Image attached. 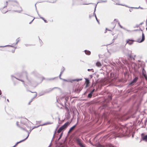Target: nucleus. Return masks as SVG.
Returning a JSON list of instances; mask_svg holds the SVG:
<instances>
[{"instance_id":"obj_5","label":"nucleus","mask_w":147,"mask_h":147,"mask_svg":"<svg viewBox=\"0 0 147 147\" xmlns=\"http://www.w3.org/2000/svg\"><path fill=\"white\" fill-rule=\"evenodd\" d=\"M9 2H13L16 3V4L15 5L12 4V5L13 6H16L17 7H19L21 9L20 10H15L14 11L20 13L22 11V7L20 6L19 3L16 0H9Z\"/></svg>"},{"instance_id":"obj_17","label":"nucleus","mask_w":147,"mask_h":147,"mask_svg":"<svg viewBox=\"0 0 147 147\" xmlns=\"http://www.w3.org/2000/svg\"><path fill=\"white\" fill-rule=\"evenodd\" d=\"M116 5H122V6H125L126 7H129V8H134V9H138L139 8V7H129L128 6L126 5H123V4H119V3H116Z\"/></svg>"},{"instance_id":"obj_55","label":"nucleus","mask_w":147,"mask_h":147,"mask_svg":"<svg viewBox=\"0 0 147 147\" xmlns=\"http://www.w3.org/2000/svg\"><path fill=\"white\" fill-rule=\"evenodd\" d=\"M119 27L121 28H123L124 29H125L123 28L122 26H121V25H119Z\"/></svg>"},{"instance_id":"obj_54","label":"nucleus","mask_w":147,"mask_h":147,"mask_svg":"<svg viewBox=\"0 0 147 147\" xmlns=\"http://www.w3.org/2000/svg\"><path fill=\"white\" fill-rule=\"evenodd\" d=\"M63 100L64 101V105H67L66 104V103L67 102V101H65V100Z\"/></svg>"},{"instance_id":"obj_33","label":"nucleus","mask_w":147,"mask_h":147,"mask_svg":"<svg viewBox=\"0 0 147 147\" xmlns=\"http://www.w3.org/2000/svg\"><path fill=\"white\" fill-rule=\"evenodd\" d=\"M27 139V137H26L25 139H24V140H22L20 141L19 142H19V143H21V142H24V141H25Z\"/></svg>"},{"instance_id":"obj_27","label":"nucleus","mask_w":147,"mask_h":147,"mask_svg":"<svg viewBox=\"0 0 147 147\" xmlns=\"http://www.w3.org/2000/svg\"><path fill=\"white\" fill-rule=\"evenodd\" d=\"M134 91L133 88H131L130 89H128L127 91L128 93L130 92H133Z\"/></svg>"},{"instance_id":"obj_23","label":"nucleus","mask_w":147,"mask_h":147,"mask_svg":"<svg viewBox=\"0 0 147 147\" xmlns=\"http://www.w3.org/2000/svg\"><path fill=\"white\" fill-rule=\"evenodd\" d=\"M142 75H145L146 74V72L144 68H142Z\"/></svg>"},{"instance_id":"obj_20","label":"nucleus","mask_w":147,"mask_h":147,"mask_svg":"<svg viewBox=\"0 0 147 147\" xmlns=\"http://www.w3.org/2000/svg\"><path fill=\"white\" fill-rule=\"evenodd\" d=\"M26 75V79H27V80H28L29 82H30L31 83V81L28 78V73H27V72L26 71H25L24 72V73Z\"/></svg>"},{"instance_id":"obj_43","label":"nucleus","mask_w":147,"mask_h":147,"mask_svg":"<svg viewBox=\"0 0 147 147\" xmlns=\"http://www.w3.org/2000/svg\"><path fill=\"white\" fill-rule=\"evenodd\" d=\"M98 147H106L104 145H101V144H99L98 145Z\"/></svg>"},{"instance_id":"obj_40","label":"nucleus","mask_w":147,"mask_h":147,"mask_svg":"<svg viewBox=\"0 0 147 147\" xmlns=\"http://www.w3.org/2000/svg\"><path fill=\"white\" fill-rule=\"evenodd\" d=\"M57 78V77H55V78H49V79H48L47 80H54L55 79V78Z\"/></svg>"},{"instance_id":"obj_62","label":"nucleus","mask_w":147,"mask_h":147,"mask_svg":"<svg viewBox=\"0 0 147 147\" xmlns=\"http://www.w3.org/2000/svg\"><path fill=\"white\" fill-rule=\"evenodd\" d=\"M40 18L41 19H42L43 20H44L45 19L44 18L42 17H41V16H40Z\"/></svg>"},{"instance_id":"obj_47","label":"nucleus","mask_w":147,"mask_h":147,"mask_svg":"<svg viewBox=\"0 0 147 147\" xmlns=\"http://www.w3.org/2000/svg\"><path fill=\"white\" fill-rule=\"evenodd\" d=\"M96 85V84H94V83H93L92 85V86H91L93 87H94Z\"/></svg>"},{"instance_id":"obj_35","label":"nucleus","mask_w":147,"mask_h":147,"mask_svg":"<svg viewBox=\"0 0 147 147\" xmlns=\"http://www.w3.org/2000/svg\"><path fill=\"white\" fill-rule=\"evenodd\" d=\"M19 38H18L16 40V42L15 44V45L17 44L19 42L20 40L19 39Z\"/></svg>"},{"instance_id":"obj_13","label":"nucleus","mask_w":147,"mask_h":147,"mask_svg":"<svg viewBox=\"0 0 147 147\" xmlns=\"http://www.w3.org/2000/svg\"><path fill=\"white\" fill-rule=\"evenodd\" d=\"M21 128L24 131H26L28 133V135L26 137H27V138H28L29 136V135L30 132L32 130V129H31V127H30V129L29 131L27 130L25 128H23L22 127H21Z\"/></svg>"},{"instance_id":"obj_9","label":"nucleus","mask_w":147,"mask_h":147,"mask_svg":"<svg viewBox=\"0 0 147 147\" xmlns=\"http://www.w3.org/2000/svg\"><path fill=\"white\" fill-rule=\"evenodd\" d=\"M138 77H135L133 80L129 84V85L130 86H133L137 82L138 80Z\"/></svg>"},{"instance_id":"obj_56","label":"nucleus","mask_w":147,"mask_h":147,"mask_svg":"<svg viewBox=\"0 0 147 147\" xmlns=\"http://www.w3.org/2000/svg\"><path fill=\"white\" fill-rule=\"evenodd\" d=\"M35 19V18H34L30 22H29V24H31L32 22L34 20V19Z\"/></svg>"},{"instance_id":"obj_48","label":"nucleus","mask_w":147,"mask_h":147,"mask_svg":"<svg viewBox=\"0 0 147 147\" xmlns=\"http://www.w3.org/2000/svg\"><path fill=\"white\" fill-rule=\"evenodd\" d=\"M66 111L68 113H70L71 111L69 110V109L67 110Z\"/></svg>"},{"instance_id":"obj_31","label":"nucleus","mask_w":147,"mask_h":147,"mask_svg":"<svg viewBox=\"0 0 147 147\" xmlns=\"http://www.w3.org/2000/svg\"><path fill=\"white\" fill-rule=\"evenodd\" d=\"M14 47V46L12 45H6V46H0V47Z\"/></svg>"},{"instance_id":"obj_49","label":"nucleus","mask_w":147,"mask_h":147,"mask_svg":"<svg viewBox=\"0 0 147 147\" xmlns=\"http://www.w3.org/2000/svg\"><path fill=\"white\" fill-rule=\"evenodd\" d=\"M18 123H19V122H18V121H17V122H16V125H17L18 126V127H19L20 128H21V127L19 126V124H18Z\"/></svg>"},{"instance_id":"obj_52","label":"nucleus","mask_w":147,"mask_h":147,"mask_svg":"<svg viewBox=\"0 0 147 147\" xmlns=\"http://www.w3.org/2000/svg\"><path fill=\"white\" fill-rule=\"evenodd\" d=\"M62 74L61 73H60V74H59V78L61 80L62 79V78H61V75Z\"/></svg>"},{"instance_id":"obj_45","label":"nucleus","mask_w":147,"mask_h":147,"mask_svg":"<svg viewBox=\"0 0 147 147\" xmlns=\"http://www.w3.org/2000/svg\"><path fill=\"white\" fill-rule=\"evenodd\" d=\"M107 2V0L103 1V0H101L100 2H98L99 3H102V2Z\"/></svg>"},{"instance_id":"obj_50","label":"nucleus","mask_w":147,"mask_h":147,"mask_svg":"<svg viewBox=\"0 0 147 147\" xmlns=\"http://www.w3.org/2000/svg\"><path fill=\"white\" fill-rule=\"evenodd\" d=\"M65 108L66 110L69 109L68 107L67 106V105H65Z\"/></svg>"},{"instance_id":"obj_41","label":"nucleus","mask_w":147,"mask_h":147,"mask_svg":"<svg viewBox=\"0 0 147 147\" xmlns=\"http://www.w3.org/2000/svg\"><path fill=\"white\" fill-rule=\"evenodd\" d=\"M41 126V125H38V126H34L32 129V130H33L34 129H35V128H37V127H39V126Z\"/></svg>"},{"instance_id":"obj_30","label":"nucleus","mask_w":147,"mask_h":147,"mask_svg":"<svg viewBox=\"0 0 147 147\" xmlns=\"http://www.w3.org/2000/svg\"><path fill=\"white\" fill-rule=\"evenodd\" d=\"M92 94L90 92V93H89L88 95V98H90L92 97Z\"/></svg>"},{"instance_id":"obj_2","label":"nucleus","mask_w":147,"mask_h":147,"mask_svg":"<svg viewBox=\"0 0 147 147\" xmlns=\"http://www.w3.org/2000/svg\"><path fill=\"white\" fill-rule=\"evenodd\" d=\"M145 39V37L144 34L143 32H142V38L141 40L140 38L136 40H134L132 39H127L126 40V44L125 45L127 44L130 45H131L134 43V42H137L139 43H141L143 42L144 40Z\"/></svg>"},{"instance_id":"obj_1","label":"nucleus","mask_w":147,"mask_h":147,"mask_svg":"<svg viewBox=\"0 0 147 147\" xmlns=\"http://www.w3.org/2000/svg\"><path fill=\"white\" fill-rule=\"evenodd\" d=\"M111 128L112 131L105 136L107 138L110 137L111 138H116L117 137L128 136L132 131V129L127 127L123 126L119 127L116 124H113Z\"/></svg>"},{"instance_id":"obj_39","label":"nucleus","mask_w":147,"mask_h":147,"mask_svg":"<svg viewBox=\"0 0 147 147\" xmlns=\"http://www.w3.org/2000/svg\"><path fill=\"white\" fill-rule=\"evenodd\" d=\"M30 92H32V93H36V94H35V95L34 96V97L32 98L33 99L34 98H35L37 96V92H31V91H30Z\"/></svg>"},{"instance_id":"obj_10","label":"nucleus","mask_w":147,"mask_h":147,"mask_svg":"<svg viewBox=\"0 0 147 147\" xmlns=\"http://www.w3.org/2000/svg\"><path fill=\"white\" fill-rule=\"evenodd\" d=\"M7 3L8 2L7 1H6V2L5 5L1 9V11L2 13H5L8 11L4 10L5 8L7 7Z\"/></svg>"},{"instance_id":"obj_46","label":"nucleus","mask_w":147,"mask_h":147,"mask_svg":"<svg viewBox=\"0 0 147 147\" xmlns=\"http://www.w3.org/2000/svg\"><path fill=\"white\" fill-rule=\"evenodd\" d=\"M63 135V132H62L60 134L59 137L60 138H61Z\"/></svg>"},{"instance_id":"obj_36","label":"nucleus","mask_w":147,"mask_h":147,"mask_svg":"<svg viewBox=\"0 0 147 147\" xmlns=\"http://www.w3.org/2000/svg\"><path fill=\"white\" fill-rule=\"evenodd\" d=\"M95 89L94 88L92 90H91L90 92L92 94L95 91Z\"/></svg>"},{"instance_id":"obj_37","label":"nucleus","mask_w":147,"mask_h":147,"mask_svg":"<svg viewBox=\"0 0 147 147\" xmlns=\"http://www.w3.org/2000/svg\"><path fill=\"white\" fill-rule=\"evenodd\" d=\"M108 146L109 147H114V146L112 144H109L108 145Z\"/></svg>"},{"instance_id":"obj_28","label":"nucleus","mask_w":147,"mask_h":147,"mask_svg":"<svg viewBox=\"0 0 147 147\" xmlns=\"http://www.w3.org/2000/svg\"><path fill=\"white\" fill-rule=\"evenodd\" d=\"M20 123L21 124H22L23 125H25L26 124L25 121L24 120H21L20 121Z\"/></svg>"},{"instance_id":"obj_51","label":"nucleus","mask_w":147,"mask_h":147,"mask_svg":"<svg viewBox=\"0 0 147 147\" xmlns=\"http://www.w3.org/2000/svg\"><path fill=\"white\" fill-rule=\"evenodd\" d=\"M65 108L66 110L69 109L68 107L67 106V105H65Z\"/></svg>"},{"instance_id":"obj_57","label":"nucleus","mask_w":147,"mask_h":147,"mask_svg":"<svg viewBox=\"0 0 147 147\" xmlns=\"http://www.w3.org/2000/svg\"><path fill=\"white\" fill-rule=\"evenodd\" d=\"M117 36H114V38H113V39L114 40H115V39H117Z\"/></svg>"},{"instance_id":"obj_3","label":"nucleus","mask_w":147,"mask_h":147,"mask_svg":"<svg viewBox=\"0 0 147 147\" xmlns=\"http://www.w3.org/2000/svg\"><path fill=\"white\" fill-rule=\"evenodd\" d=\"M74 140L77 144L80 147H86L85 144L83 143V141L77 136H74Z\"/></svg>"},{"instance_id":"obj_7","label":"nucleus","mask_w":147,"mask_h":147,"mask_svg":"<svg viewBox=\"0 0 147 147\" xmlns=\"http://www.w3.org/2000/svg\"><path fill=\"white\" fill-rule=\"evenodd\" d=\"M57 88V87H54L52 88H50L48 89H46V90L43 91V94H40V96L46 94L48 93L51 92L54 89H55V88Z\"/></svg>"},{"instance_id":"obj_59","label":"nucleus","mask_w":147,"mask_h":147,"mask_svg":"<svg viewBox=\"0 0 147 147\" xmlns=\"http://www.w3.org/2000/svg\"><path fill=\"white\" fill-rule=\"evenodd\" d=\"M25 125L26 126V127H27V128H30V127H30L29 126H28L26 124V125Z\"/></svg>"},{"instance_id":"obj_29","label":"nucleus","mask_w":147,"mask_h":147,"mask_svg":"<svg viewBox=\"0 0 147 147\" xmlns=\"http://www.w3.org/2000/svg\"><path fill=\"white\" fill-rule=\"evenodd\" d=\"M65 69L64 68V67H63L61 69V71L60 72V73H61L62 74H63V73L64 71L65 70Z\"/></svg>"},{"instance_id":"obj_64","label":"nucleus","mask_w":147,"mask_h":147,"mask_svg":"<svg viewBox=\"0 0 147 147\" xmlns=\"http://www.w3.org/2000/svg\"><path fill=\"white\" fill-rule=\"evenodd\" d=\"M89 76L91 79L92 78V75H90Z\"/></svg>"},{"instance_id":"obj_15","label":"nucleus","mask_w":147,"mask_h":147,"mask_svg":"<svg viewBox=\"0 0 147 147\" xmlns=\"http://www.w3.org/2000/svg\"><path fill=\"white\" fill-rule=\"evenodd\" d=\"M85 83L86 84V87H87L89 85L90 83L89 79L88 78H85Z\"/></svg>"},{"instance_id":"obj_32","label":"nucleus","mask_w":147,"mask_h":147,"mask_svg":"<svg viewBox=\"0 0 147 147\" xmlns=\"http://www.w3.org/2000/svg\"><path fill=\"white\" fill-rule=\"evenodd\" d=\"M114 75L115 74H114L112 73L110 74V76L111 78H115V77H114Z\"/></svg>"},{"instance_id":"obj_58","label":"nucleus","mask_w":147,"mask_h":147,"mask_svg":"<svg viewBox=\"0 0 147 147\" xmlns=\"http://www.w3.org/2000/svg\"><path fill=\"white\" fill-rule=\"evenodd\" d=\"M32 100H33V99L32 98L31 100L29 102V103H28V105H29L30 104V103L32 101Z\"/></svg>"},{"instance_id":"obj_4","label":"nucleus","mask_w":147,"mask_h":147,"mask_svg":"<svg viewBox=\"0 0 147 147\" xmlns=\"http://www.w3.org/2000/svg\"><path fill=\"white\" fill-rule=\"evenodd\" d=\"M70 123L68 121L67 122L59 129L57 131V132L59 133H60L61 131L65 130L69 125Z\"/></svg>"},{"instance_id":"obj_18","label":"nucleus","mask_w":147,"mask_h":147,"mask_svg":"<svg viewBox=\"0 0 147 147\" xmlns=\"http://www.w3.org/2000/svg\"><path fill=\"white\" fill-rule=\"evenodd\" d=\"M32 74H34V76H38L40 75L36 71H33L32 72Z\"/></svg>"},{"instance_id":"obj_12","label":"nucleus","mask_w":147,"mask_h":147,"mask_svg":"<svg viewBox=\"0 0 147 147\" xmlns=\"http://www.w3.org/2000/svg\"><path fill=\"white\" fill-rule=\"evenodd\" d=\"M141 136L142 140L147 142V135H144V133H142Z\"/></svg>"},{"instance_id":"obj_26","label":"nucleus","mask_w":147,"mask_h":147,"mask_svg":"<svg viewBox=\"0 0 147 147\" xmlns=\"http://www.w3.org/2000/svg\"><path fill=\"white\" fill-rule=\"evenodd\" d=\"M82 80V78H78V79H73V82L75 81H76L77 82H78L79 81H81Z\"/></svg>"},{"instance_id":"obj_63","label":"nucleus","mask_w":147,"mask_h":147,"mask_svg":"<svg viewBox=\"0 0 147 147\" xmlns=\"http://www.w3.org/2000/svg\"><path fill=\"white\" fill-rule=\"evenodd\" d=\"M43 21H44V22L45 23H47V20H45V19L43 20Z\"/></svg>"},{"instance_id":"obj_53","label":"nucleus","mask_w":147,"mask_h":147,"mask_svg":"<svg viewBox=\"0 0 147 147\" xmlns=\"http://www.w3.org/2000/svg\"><path fill=\"white\" fill-rule=\"evenodd\" d=\"M108 98H109V100H111V99H112V97L111 96H108Z\"/></svg>"},{"instance_id":"obj_19","label":"nucleus","mask_w":147,"mask_h":147,"mask_svg":"<svg viewBox=\"0 0 147 147\" xmlns=\"http://www.w3.org/2000/svg\"><path fill=\"white\" fill-rule=\"evenodd\" d=\"M11 78H12L13 77H14V78H16L17 80H19L20 81H21L22 82H23V83L24 84H25L24 83V81L23 80H21V79H19V78H17L16 77L13 76V75H11Z\"/></svg>"},{"instance_id":"obj_22","label":"nucleus","mask_w":147,"mask_h":147,"mask_svg":"<svg viewBox=\"0 0 147 147\" xmlns=\"http://www.w3.org/2000/svg\"><path fill=\"white\" fill-rule=\"evenodd\" d=\"M56 146L55 147H59L62 145V143L61 142H59L58 143L57 142H56Z\"/></svg>"},{"instance_id":"obj_16","label":"nucleus","mask_w":147,"mask_h":147,"mask_svg":"<svg viewBox=\"0 0 147 147\" xmlns=\"http://www.w3.org/2000/svg\"><path fill=\"white\" fill-rule=\"evenodd\" d=\"M69 96H67L65 97H62L61 98V99L62 100H65V101H66L67 102L68 100L69 99Z\"/></svg>"},{"instance_id":"obj_6","label":"nucleus","mask_w":147,"mask_h":147,"mask_svg":"<svg viewBox=\"0 0 147 147\" xmlns=\"http://www.w3.org/2000/svg\"><path fill=\"white\" fill-rule=\"evenodd\" d=\"M132 70L133 69L134 71L133 74H136L138 73V67L136 64L132 63L131 64Z\"/></svg>"},{"instance_id":"obj_61","label":"nucleus","mask_w":147,"mask_h":147,"mask_svg":"<svg viewBox=\"0 0 147 147\" xmlns=\"http://www.w3.org/2000/svg\"><path fill=\"white\" fill-rule=\"evenodd\" d=\"M43 91H42L41 92L39 93L38 94L39 96H40V94H43Z\"/></svg>"},{"instance_id":"obj_60","label":"nucleus","mask_w":147,"mask_h":147,"mask_svg":"<svg viewBox=\"0 0 147 147\" xmlns=\"http://www.w3.org/2000/svg\"><path fill=\"white\" fill-rule=\"evenodd\" d=\"M61 80H63L64 81L67 82V81H68L67 80L65 79H64L62 78V79H61Z\"/></svg>"},{"instance_id":"obj_34","label":"nucleus","mask_w":147,"mask_h":147,"mask_svg":"<svg viewBox=\"0 0 147 147\" xmlns=\"http://www.w3.org/2000/svg\"><path fill=\"white\" fill-rule=\"evenodd\" d=\"M25 45L26 47H29V46H31L33 45L32 44H25Z\"/></svg>"},{"instance_id":"obj_42","label":"nucleus","mask_w":147,"mask_h":147,"mask_svg":"<svg viewBox=\"0 0 147 147\" xmlns=\"http://www.w3.org/2000/svg\"><path fill=\"white\" fill-rule=\"evenodd\" d=\"M67 81H67V82H70L71 83H72L73 82V79H72V80H67Z\"/></svg>"},{"instance_id":"obj_11","label":"nucleus","mask_w":147,"mask_h":147,"mask_svg":"<svg viewBox=\"0 0 147 147\" xmlns=\"http://www.w3.org/2000/svg\"><path fill=\"white\" fill-rule=\"evenodd\" d=\"M78 122H78H77V123L75 125H73V126L71 127L69 129L68 132V133H70L71 132L73 131V130H74L75 128H76V126L77 125Z\"/></svg>"},{"instance_id":"obj_44","label":"nucleus","mask_w":147,"mask_h":147,"mask_svg":"<svg viewBox=\"0 0 147 147\" xmlns=\"http://www.w3.org/2000/svg\"><path fill=\"white\" fill-rule=\"evenodd\" d=\"M143 76L144 77L146 80L147 81V76L146 74H145V75H143Z\"/></svg>"},{"instance_id":"obj_14","label":"nucleus","mask_w":147,"mask_h":147,"mask_svg":"<svg viewBox=\"0 0 147 147\" xmlns=\"http://www.w3.org/2000/svg\"><path fill=\"white\" fill-rule=\"evenodd\" d=\"M98 3H99V2H98L97 3V4H96V5H95V7L94 9V12L93 13V15L94 16L96 21H97L98 23L99 24H100L99 22V21L98 20V19L97 18L96 16V13H95V11H96V8L97 5Z\"/></svg>"},{"instance_id":"obj_38","label":"nucleus","mask_w":147,"mask_h":147,"mask_svg":"<svg viewBox=\"0 0 147 147\" xmlns=\"http://www.w3.org/2000/svg\"><path fill=\"white\" fill-rule=\"evenodd\" d=\"M88 71H92V72H94V69H88V70H87Z\"/></svg>"},{"instance_id":"obj_24","label":"nucleus","mask_w":147,"mask_h":147,"mask_svg":"<svg viewBox=\"0 0 147 147\" xmlns=\"http://www.w3.org/2000/svg\"><path fill=\"white\" fill-rule=\"evenodd\" d=\"M96 65L98 67H100L101 65V63L99 61L97 62L96 63Z\"/></svg>"},{"instance_id":"obj_25","label":"nucleus","mask_w":147,"mask_h":147,"mask_svg":"<svg viewBox=\"0 0 147 147\" xmlns=\"http://www.w3.org/2000/svg\"><path fill=\"white\" fill-rule=\"evenodd\" d=\"M52 123H51L50 122H46V123H45L42 124L41 125V126H43V125H48V124H52Z\"/></svg>"},{"instance_id":"obj_21","label":"nucleus","mask_w":147,"mask_h":147,"mask_svg":"<svg viewBox=\"0 0 147 147\" xmlns=\"http://www.w3.org/2000/svg\"><path fill=\"white\" fill-rule=\"evenodd\" d=\"M84 51L85 54L87 55H90L91 54V52L89 51L86 50Z\"/></svg>"},{"instance_id":"obj_8","label":"nucleus","mask_w":147,"mask_h":147,"mask_svg":"<svg viewBox=\"0 0 147 147\" xmlns=\"http://www.w3.org/2000/svg\"><path fill=\"white\" fill-rule=\"evenodd\" d=\"M123 52L125 54H126L127 56H128L129 58L131 59L133 58L131 55V51L127 49H125L124 50Z\"/></svg>"}]
</instances>
